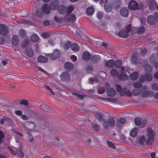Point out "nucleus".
<instances>
[{
    "label": "nucleus",
    "mask_w": 158,
    "mask_h": 158,
    "mask_svg": "<svg viewBox=\"0 0 158 158\" xmlns=\"http://www.w3.org/2000/svg\"><path fill=\"white\" fill-rule=\"evenodd\" d=\"M121 64V61L120 60H117L115 62L114 61V64L115 67L119 68L120 67Z\"/></svg>",
    "instance_id": "79ce46f5"
},
{
    "label": "nucleus",
    "mask_w": 158,
    "mask_h": 158,
    "mask_svg": "<svg viewBox=\"0 0 158 158\" xmlns=\"http://www.w3.org/2000/svg\"><path fill=\"white\" fill-rule=\"evenodd\" d=\"M119 78L121 80H126L128 79V77L124 72H122L119 75Z\"/></svg>",
    "instance_id": "c85d7f7f"
},
{
    "label": "nucleus",
    "mask_w": 158,
    "mask_h": 158,
    "mask_svg": "<svg viewBox=\"0 0 158 158\" xmlns=\"http://www.w3.org/2000/svg\"><path fill=\"white\" fill-rule=\"evenodd\" d=\"M145 142H146L145 137L143 135L138 137L135 140L136 144L141 145H144Z\"/></svg>",
    "instance_id": "ddd939ff"
},
{
    "label": "nucleus",
    "mask_w": 158,
    "mask_h": 158,
    "mask_svg": "<svg viewBox=\"0 0 158 158\" xmlns=\"http://www.w3.org/2000/svg\"><path fill=\"white\" fill-rule=\"evenodd\" d=\"M55 20L57 23H60L64 21V17H61L60 16H56L54 17Z\"/></svg>",
    "instance_id": "2f4dec72"
},
{
    "label": "nucleus",
    "mask_w": 158,
    "mask_h": 158,
    "mask_svg": "<svg viewBox=\"0 0 158 158\" xmlns=\"http://www.w3.org/2000/svg\"><path fill=\"white\" fill-rule=\"evenodd\" d=\"M9 118L6 117L4 118H2L0 119V123L1 124H3L4 122L6 121L7 120H9Z\"/></svg>",
    "instance_id": "3c124183"
},
{
    "label": "nucleus",
    "mask_w": 158,
    "mask_h": 158,
    "mask_svg": "<svg viewBox=\"0 0 158 158\" xmlns=\"http://www.w3.org/2000/svg\"><path fill=\"white\" fill-rule=\"evenodd\" d=\"M91 126L95 130L98 131L100 129L98 125L93 124Z\"/></svg>",
    "instance_id": "a18cd8bd"
},
{
    "label": "nucleus",
    "mask_w": 158,
    "mask_h": 158,
    "mask_svg": "<svg viewBox=\"0 0 158 158\" xmlns=\"http://www.w3.org/2000/svg\"><path fill=\"white\" fill-rule=\"evenodd\" d=\"M42 11L44 14H48L51 11V8L47 4H44L42 7Z\"/></svg>",
    "instance_id": "4468645a"
},
{
    "label": "nucleus",
    "mask_w": 158,
    "mask_h": 158,
    "mask_svg": "<svg viewBox=\"0 0 158 158\" xmlns=\"http://www.w3.org/2000/svg\"><path fill=\"white\" fill-rule=\"evenodd\" d=\"M47 58L43 56H40L38 58V60L39 62H45L47 61Z\"/></svg>",
    "instance_id": "c756f323"
},
{
    "label": "nucleus",
    "mask_w": 158,
    "mask_h": 158,
    "mask_svg": "<svg viewBox=\"0 0 158 158\" xmlns=\"http://www.w3.org/2000/svg\"><path fill=\"white\" fill-rule=\"evenodd\" d=\"M30 40L32 41L36 42L38 41L39 38L36 34H34L31 36Z\"/></svg>",
    "instance_id": "b1692460"
},
{
    "label": "nucleus",
    "mask_w": 158,
    "mask_h": 158,
    "mask_svg": "<svg viewBox=\"0 0 158 158\" xmlns=\"http://www.w3.org/2000/svg\"><path fill=\"white\" fill-rule=\"evenodd\" d=\"M71 43L70 41L65 42L63 44V47L64 49L67 50L70 47Z\"/></svg>",
    "instance_id": "4c0bfd02"
},
{
    "label": "nucleus",
    "mask_w": 158,
    "mask_h": 158,
    "mask_svg": "<svg viewBox=\"0 0 158 158\" xmlns=\"http://www.w3.org/2000/svg\"><path fill=\"white\" fill-rule=\"evenodd\" d=\"M96 117L99 121H101L102 120L103 115L99 114H97Z\"/></svg>",
    "instance_id": "c03bdc74"
},
{
    "label": "nucleus",
    "mask_w": 158,
    "mask_h": 158,
    "mask_svg": "<svg viewBox=\"0 0 158 158\" xmlns=\"http://www.w3.org/2000/svg\"><path fill=\"white\" fill-rule=\"evenodd\" d=\"M148 87L146 85L143 86L140 90L134 89L132 91V94L134 95H140L142 97H152L153 92L152 90L148 91Z\"/></svg>",
    "instance_id": "f03ea898"
},
{
    "label": "nucleus",
    "mask_w": 158,
    "mask_h": 158,
    "mask_svg": "<svg viewBox=\"0 0 158 158\" xmlns=\"http://www.w3.org/2000/svg\"><path fill=\"white\" fill-rule=\"evenodd\" d=\"M74 7L73 6L71 5L67 7L63 6L60 5L58 8V11L61 14L66 13L67 14L64 17V21L66 22L74 21L76 17L74 15L71 14L73 11Z\"/></svg>",
    "instance_id": "f257e3e1"
},
{
    "label": "nucleus",
    "mask_w": 158,
    "mask_h": 158,
    "mask_svg": "<svg viewBox=\"0 0 158 158\" xmlns=\"http://www.w3.org/2000/svg\"><path fill=\"white\" fill-rule=\"evenodd\" d=\"M121 15L123 17H127L128 15V10L127 8H122L120 10Z\"/></svg>",
    "instance_id": "a211bd4d"
},
{
    "label": "nucleus",
    "mask_w": 158,
    "mask_h": 158,
    "mask_svg": "<svg viewBox=\"0 0 158 158\" xmlns=\"http://www.w3.org/2000/svg\"><path fill=\"white\" fill-rule=\"evenodd\" d=\"M103 15V13L102 12H98L97 14V17L99 19H100L102 18Z\"/></svg>",
    "instance_id": "5fc2aeb1"
},
{
    "label": "nucleus",
    "mask_w": 158,
    "mask_h": 158,
    "mask_svg": "<svg viewBox=\"0 0 158 158\" xmlns=\"http://www.w3.org/2000/svg\"><path fill=\"white\" fill-rule=\"evenodd\" d=\"M100 59V56L97 55H95L92 57V60L94 62H95L99 61Z\"/></svg>",
    "instance_id": "f704fd0d"
},
{
    "label": "nucleus",
    "mask_w": 158,
    "mask_h": 158,
    "mask_svg": "<svg viewBox=\"0 0 158 158\" xmlns=\"http://www.w3.org/2000/svg\"><path fill=\"white\" fill-rule=\"evenodd\" d=\"M94 11V9L93 7H89L86 10V12L87 15H89L93 14Z\"/></svg>",
    "instance_id": "393cba45"
},
{
    "label": "nucleus",
    "mask_w": 158,
    "mask_h": 158,
    "mask_svg": "<svg viewBox=\"0 0 158 158\" xmlns=\"http://www.w3.org/2000/svg\"><path fill=\"white\" fill-rule=\"evenodd\" d=\"M148 3L149 8L150 10L152 11L154 10L156 7L158 10V6H157L156 3L154 0H148Z\"/></svg>",
    "instance_id": "9b49d317"
},
{
    "label": "nucleus",
    "mask_w": 158,
    "mask_h": 158,
    "mask_svg": "<svg viewBox=\"0 0 158 158\" xmlns=\"http://www.w3.org/2000/svg\"><path fill=\"white\" fill-rule=\"evenodd\" d=\"M19 34L20 36L23 37L25 35V32L23 30H20L19 31Z\"/></svg>",
    "instance_id": "09e8293b"
},
{
    "label": "nucleus",
    "mask_w": 158,
    "mask_h": 158,
    "mask_svg": "<svg viewBox=\"0 0 158 158\" xmlns=\"http://www.w3.org/2000/svg\"><path fill=\"white\" fill-rule=\"evenodd\" d=\"M115 122L113 117H110L108 120L104 119L102 123L103 127L105 128L112 127L114 125Z\"/></svg>",
    "instance_id": "20e7f679"
},
{
    "label": "nucleus",
    "mask_w": 158,
    "mask_h": 158,
    "mask_svg": "<svg viewBox=\"0 0 158 158\" xmlns=\"http://www.w3.org/2000/svg\"><path fill=\"white\" fill-rule=\"evenodd\" d=\"M107 94L109 96H114L116 94V92L113 89L110 88L107 90Z\"/></svg>",
    "instance_id": "4be33fe9"
},
{
    "label": "nucleus",
    "mask_w": 158,
    "mask_h": 158,
    "mask_svg": "<svg viewBox=\"0 0 158 158\" xmlns=\"http://www.w3.org/2000/svg\"><path fill=\"white\" fill-rule=\"evenodd\" d=\"M61 79L64 81H68L70 78V76L68 73L63 72L60 76Z\"/></svg>",
    "instance_id": "dca6fc26"
},
{
    "label": "nucleus",
    "mask_w": 158,
    "mask_h": 158,
    "mask_svg": "<svg viewBox=\"0 0 158 158\" xmlns=\"http://www.w3.org/2000/svg\"><path fill=\"white\" fill-rule=\"evenodd\" d=\"M137 133V129L136 128H134L132 129L130 132V134L131 136L135 137Z\"/></svg>",
    "instance_id": "cd10ccee"
},
{
    "label": "nucleus",
    "mask_w": 158,
    "mask_h": 158,
    "mask_svg": "<svg viewBox=\"0 0 158 158\" xmlns=\"http://www.w3.org/2000/svg\"><path fill=\"white\" fill-rule=\"evenodd\" d=\"M126 71L129 74L131 73L130 75V77L131 79L135 80L138 77L139 75L138 73L134 72L132 73V72H131V71H133V70H131V69L128 68H127Z\"/></svg>",
    "instance_id": "1a4fd4ad"
},
{
    "label": "nucleus",
    "mask_w": 158,
    "mask_h": 158,
    "mask_svg": "<svg viewBox=\"0 0 158 158\" xmlns=\"http://www.w3.org/2000/svg\"><path fill=\"white\" fill-rule=\"evenodd\" d=\"M148 23L150 25L155 24L158 20V12L155 13L154 15H150L147 18Z\"/></svg>",
    "instance_id": "39448f33"
},
{
    "label": "nucleus",
    "mask_w": 158,
    "mask_h": 158,
    "mask_svg": "<svg viewBox=\"0 0 158 158\" xmlns=\"http://www.w3.org/2000/svg\"><path fill=\"white\" fill-rule=\"evenodd\" d=\"M120 95L121 96L126 95L128 97H131V94L130 91L127 90V91H125L124 93L121 92Z\"/></svg>",
    "instance_id": "7c9ffc66"
},
{
    "label": "nucleus",
    "mask_w": 158,
    "mask_h": 158,
    "mask_svg": "<svg viewBox=\"0 0 158 158\" xmlns=\"http://www.w3.org/2000/svg\"><path fill=\"white\" fill-rule=\"evenodd\" d=\"M17 154L20 156H23V153L22 151L20 149H18L17 150Z\"/></svg>",
    "instance_id": "6e6d98bb"
},
{
    "label": "nucleus",
    "mask_w": 158,
    "mask_h": 158,
    "mask_svg": "<svg viewBox=\"0 0 158 158\" xmlns=\"http://www.w3.org/2000/svg\"><path fill=\"white\" fill-rule=\"evenodd\" d=\"M46 55L49 56L52 60H55L59 56L60 52L57 49H55L52 54H48Z\"/></svg>",
    "instance_id": "9d476101"
},
{
    "label": "nucleus",
    "mask_w": 158,
    "mask_h": 158,
    "mask_svg": "<svg viewBox=\"0 0 158 158\" xmlns=\"http://www.w3.org/2000/svg\"><path fill=\"white\" fill-rule=\"evenodd\" d=\"M36 15L39 17H41L43 16V14L42 11H36Z\"/></svg>",
    "instance_id": "bf43d9fd"
},
{
    "label": "nucleus",
    "mask_w": 158,
    "mask_h": 158,
    "mask_svg": "<svg viewBox=\"0 0 158 158\" xmlns=\"http://www.w3.org/2000/svg\"><path fill=\"white\" fill-rule=\"evenodd\" d=\"M73 95L75 97H77L79 99H82L85 96L83 95L79 94L76 93H73Z\"/></svg>",
    "instance_id": "37998d69"
},
{
    "label": "nucleus",
    "mask_w": 158,
    "mask_h": 158,
    "mask_svg": "<svg viewBox=\"0 0 158 158\" xmlns=\"http://www.w3.org/2000/svg\"><path fill=\"white\" fill-rule=\"evenodd\" d=\"M40 108L45 111H47V106L45 104H43L40 105Z\"/></svg>",
    "instance_id": "de8ad7c7"
},
{
    "label": "nucleus",
    "mask_w": 158,
    "mask_h": 158,
    "mask_svg": "<svg viewBox=\"0 0 158 158\" xmlns=\"http://www.w3.org/2000/svg\"><path fill=\"white\" fill-rule=\"evenodd\" d=\"M48 43L51 45H52L54 44V42L52 39H50L48 40Z\"/></svg>",
    "instance_id": "052dcab7"
},
{
    "label": "nucleus",
    "mask_w": 158,
    "mask_h": 158,
    "mask_svg": "<svg viewBox=\"0 0 158 158\" xmlns=\"http://www.w3.org/2000/svg\"><path fill=\"white\" fill-rule=\"evenodd\" d=\"M156 54H152L149 58V61L151 63H153L155 60L156 58L157 57Z\"/></svg>",
    "instance_id": "58836bf2"
},
{
    "label": "nucleus",
    "mask_w": 158,
    "mask_h": 158,
    "mask_svg": "<svg viewBox=\"0 0 158 158\" xmlns=\"http://www.w3.org/2000/svg\"><path fill=\"white\" fill-rule=\"evenodd\" d=\"M15 114L17 115L21 116L22 114V111L20 110H16L15 111Z\"/></svg>",
    "instance_id": "864d4df0"
},
{
    "label": "nucleus",
    "mask_w": 158,
    "mask_h": 158,
    "mask_svg": "<svg viewBox=\"0 0 158 158\" xmlns=\"http://www.w3.org/2000/svg\"><path fill=\"white\" fill-rule=\"evenodd\" d=\"M152 88L153 89L155 90H158V84L154 83L152 85Z\"/></svg>",
    "instance_id": "49530a36"
},
{
    "label": "nucleus",
    "mask_w": 158,
    "mask_h": 158,
    "mask_svg": "<svg viewBox=\"0 0 158 158\" xmlns=\"http://www.w3.org/2000/svg\"><path fill=\"white\" fill-rule=\"evenodd\" d=\"M146 144L151 145L154 142L155 137V133L151 127H149L147 129Z\"/></svg>",
    "instance_id": "7ed1b4c3"
},
{
    "label": "nucleus",
    "mask_w": 158,
    "mask_h": 158,
    "mask_svg": "<svg viewBox=\"0 0 158 158\" xmlns=\"http://www.w3.org/2000/svg\"><path fill=\"white\" fill-rule=\"evenodd\" d=\"M125 121V118H120L119 121V122L121 124H123L124 123Z\"/></svg>",
    "instance_id": "680f3d73"
},
{
    "label": "nucleus",
    "mask_w": 158,
    "mask_h": 158,
    "mask_svg": "<svg viewBox=\"0 0 158 158\" xmlns=\"http://www.w3.org/2000/svg\"><path fill=\"white\" fill-rule=\"evenodd\" d=\"M134 121L136 125H140V127L143 128L145 126L147 123V120L144 119L141 121V119L140 118L136 117L135 118Z\"/></svg>",
    "instance_id": "0eeeda50"
},
{
    "label": "nucleus",
    "mask_w": 158,
    "mask_h": 158,
    "mask_svg": "<svg viewBox=\"0 0 158 158\" xmlns=\"http://www.w3.org/2000/svg\"><path fill=\"white\" fill-rule=\"evenodd\" d=\"M71 60L73 61H75L77 60V57L74 55H72L71 57Z\"/></svg>",
    "instance_id": "338daca9"
},
{
    "label": "nucleus",
    "mask_w": 158,
    "mask_h": 158,
    "mask_svg": "<svg viewBox=\"0 0 158 158\" xmlns=\"http://www.w3.org/2000/svg\"><path fill=\"white\" fill-rule=\"evenodd\" d=\"M45 88L48 90L50 92V93L51 94H52L53 95H54L55 94L54 93H53L51 89L49 87L47 86H44Z\"/></svg>",
    "instance_id": "8fccbe9b"
},
{
    "label": "nucleus",
    "mask_w": 158,
    "mask_h": 158,
    "mask_svg": "<svg viewBox=\"0 0 158 158\" xmlns=\"http://www.w3.org/2000/svg\"><path fill=\"white\" fill-rule=\"evenodd\" d=\"M141 20L142 24V25L144 24H145V23H146V20L145 18L142 17L141 19Z\"/></svg>",
    "instance_id": "0e129e2a"
},
{
    "label": "nucleus",
    "mask_w": 158,
    "mask_h": 158,
    "mask_svg": "<svg viewBox=\"0 0 158 158\" xmlns=\"http://www.w3.org/2000/svg\"><path fill=\"white\" fill-rule=\"evenodd\" d=\"M41 35L44 38H47L50 36V34L48 32H44Z\"/></svg>",
    "instance_id": "603ef678"
},
{
    "label": "nucleus",
    "mask_w": 158,
    "mask_h": 158,
    "mask_svg": "<svg viewBox=\"0 0 158 158\" xmlns=\"http://www.w3.org/2000/svg\"><path fill=\"white\" fill-rule=\"evenodd\" d=\"M111 74L114 77H116L118 74V71L116 69H113L111 71Z\"/></svg>",
    "instance_id": "ea45409f"
},
{
    "label": "nucleus",
    "mask_w": 158,
    "mask_h": 158,
    "mask_svg": "<svg viewBox=\"0 0 158 158\" xmlns=\"http://www.w3.org/2000/svg\"><path fill=\"white\" fill-rule=\"evenodd\" d=\"M43 24L44 26H47L50 25V23L48 20H46L44 22Z\"/></svg>",
    "instance_id": "e2e57ef3"
},
{
    "label": "nucleus",
    "mask_w": 158,
    "mask_h": 158,
    "mask_svg": "<svg viewBox=\"0 0 158 158\" xmlns=\"http://www.w3.org/2000/svg\"><path fill=\"white\" fill-rule=\"evenodd\" d=\"M25 52L26 54L29 57H31L33 55V51L31 48H27L26 49Z\"/></svg>",
    "instance_id": "bb28decb"
},
{
    "label": "nucleus",
    "mask_w": 158,
    "mask_h": 158,
    "mask_svg": "<svg viewBox=\"0 0 158 158\" xmlns=\"http://www.w3.org/2000/svg\"><path fill=\"white\" fill-rule=\"evenodd\" d=\"M71 48L75 52H77L79 50V47L77 43H74L71 45Z\"/></svg>",
    "instance_id": "a878e982"
},
{
    "label": "nucleus",
    "mask_w": 158,
    "mask_h": 158,
    "mask_svg": "<svg viewBox=\"0 0 158 158\" xmlns=\"http://www.w3.org/2000/svg\"><path fill=\"white\" fill-rule=\"evenodd\" d=\"M8 29L6 26L4 24H0V34L5 35L7 32Z\"/></svg>",
    "instance_id": "f3484780"
},
{
    "label": "nucleus",
    "mask_w": 158,
    "mask_h": 158,
    "mask_svg": "<svg viewBox=\"0 0 158 158\" xmlns=\"http://www.w3.org/2000/svg\"><path fill=\"white\" fill-rule=\"evenodd\" d=\"M106 65L109 68H112L114 65V60H109L106 63Z\"/></svg>",
    "instance_id": "5701e85b"
},
{
    "label": "nucleus",
    "mask_w": 158,
    "mask_h": 158,
    "mask_svg": "<svg viewBox=\"0 0 158 158\" xmlns=\"http://www.w3.org/2000/svg\"><path fill=\"white\" fill-rule=\"evenodd\" d=\"M146 49L144 48H142L141 49V54L142 55H143L146 52Z\"/></svg>",
    "instance_id": "774afa93"
},
{
    "label": "nucleus",
    "mask_w": 158,
    "mask_h": 158,
    "mask_svg": "<svg viewBox=\"0 0 158 158\" xmlns=\"http://www.w3.org/2000/svg\"><path fill=\"white\" fill-rule=\"evenodd\" d=\"M20 103L21 104H24L25 105H27L28 103L27 101L25 100H21L20 101Z\"/></svg>",
    "instance_id": "4d7b16f0"
},
{
    "label": "nucleus",
    "mask_w": 158,
    "mask_h": 158,
    "mask_svg": "<svg viewBox=\"0 0 158 158\" xmlns=\"http://www.w3.org/2000/svg\"><path fill=\"white\" fill-rule=\"evenodd\" d=\"M4 137L3 133L1 131H0V143L2 141V139Z\"/></svg>",
    "instance_id": "69168bd1"
},
{
    "label": "nucleus",
    "mask_w": 158,
    "mask_h": 158,
    "mask_svg": "<svg viewBox=\"0 0 158 158\" xmlns=\"http://www.w3.org/2000/svg\"><path fill=\"white\" fill-rule=\"evenodd\" d=\"M107 145L108 147L113 148H115V146L114 142L112 140H107Z\"/></svg>",
    "instance_id": "473e14b6"
},
{
    "label": "nucleus",
    "mask_w": 158,
    "mask_h": 158,
    "mask_svg": "<svg viewBox=\"0 0 158 158\" xmlns=\"http://www.w3.org/2000/svg\"><path fill=\"white\" fill-rule=\"evenodd\" d=\"M133 86L135 88H139L142 86V84L139 82H135L133 83Z\"/></svg>",
    "instance_id": "a19ab883"
},
{
    "label": "nucleus",
    "mask_w": 158,
    "mask_h": 158,
    "mask_svg": "<svg viewBox=\"0 0 158 158\" xmlns=\"http://www.w3.org/2000/svg\"><path fill=\"white\" fill-rule=\"evenodd\" d=\"M59 6V2L56 0H52L50 2V8L54 10H57Z\"/></svg>",
    "instance_id": "f8f14e48"
},
{
    "label": "nucleus",
    "mask_w": 158,
    "mask_h": 158,
    "mask_svg": "<svg viewBox=\"0 0 158 158\" xmlns=\"http://www.w3.org/2000/svg\"><path fill=\"white\" fill-rule=\"evenodd\" d=\"M126 29L127 30L123 29L118 32V35L119 36L123 38L127 36L128 35V32L132 30L131 25L130 24L128 25Z\"/></svg>",
    "instance_id": "423d86ee"
},
{
    "label": "nucleus",
    "mask_w": 158,
    "mask_h": 158,
    "mask_svg": "<svg viewBox=\"0 0 158 158\" xmlns=\"http://www.w3.org/2000/svg\"><path fill=\"white\" fill-rule=\"evenodd\" d=\"M90 54L88 52H85L83 54L82 58L84 60L87 61L90 59Z\"/></svg>",
    "instance_id": "aec40b11"
},
{
    "label": "nucleus",
    "mask_w": 158,
    "mask_h": 158,
    "mask_svg": "<svg viewBox=\"0 0 158 158\" xmlns=\"http://www.w3.org/2000/svg\"><path fill=\"white\" fill-rule=\"evenodd\" d=\"M105 91V90L104 88H101L98 89V93L99 94H102Z\"/></svg>",
    "instance_id": "13d9d810"
},
{
    "label": "nucleus",
    "mask_w": 158,
    "mask_h": 158,
    "mask_svg": "<svg viewBox=\"0 0 158 158\" xmlns=\"http://www.w3.org/2000/svg\"><path fill=\"white\" fill-rule=\"evenodd\" d=\"M128 7L130 9L135 10L137 9L138 4L135 1L131 0L129 3Z\"/></svg>",
    "instance_id": "2eb2a0df"
},
{
    "label": "nucleus",
    "mask_w": 158,
    "mask_h": 158,
    "mask_svg": "<svg viewBox=\"0 0 158 158\" xmlns=\"http://www.w3.org/2000/svg\"><path fill=\"white\" fill-rule=\"evenodd\" d=\"M65 69L68 71H71L73 68V65L72 64L69 62L65 63L64 64Z\"/></svg>",
    "instance_id": "412c9836"
},
{
    "label": "nucleus",
    "mask_w": 158,
    "mask_h": 158,
    "mask_svg": "<svg viewBox=\"0 0 158 158\" xmlns=\"http://www.w3.org/2000/svg\"><path fill=\"white\" fill-rule=\"evenodd\" d=\"M134 29L135 30H137V32L138 34H141L143 33L145 31V28L143 27H141L140 28L137 29L136 27H134Z\"/></svg>",
    "instance_id": "72a5a7b5"
},
{
    "label": "nucleus",
    "mask_w": 158,
    "mask_h": 158,
    "mask_svg": "<svg viewBox=\"0 0 158 158\" xmlns=\"http://www.w3.org/2000/svg\"><path fill=\"white\" fill-rule=\"evenodd\" d=\"M19 42V38L17 35H14L12 38V43L14 46H17Z\"/></svg>",
    "instance_id": "6ab92c4d"
},
{
    "label": "nucleus",
    "mask_w": 158,
    "mask_h": 158,
    "mask_svg": "<svg viewBox=\"0 0 158 158\" xmlns=\"http://www.w3.org/2000/svg\"><path fill=\"white\" fill-rule=\"evenodd\" d=\"M116 88L117 90L119 92L120 95L121 92L123 93H124L125 91H127L126 88H121V86L118 85H116Z\"/></svg>",
    "instance_id": "c9c22d12"
},
{
    "label": "nucleus",
    "mask_w": 158,
    "mask_h": 158,
    "mask_svg": "<svg viewBox=\"0 0 158 158\" xmlns=\"http://www.w3.org/2000/svg\"><path fill=\"white\" fill-rule=\"evenodd\" d=\"M102 100H106L109 101H110L112 102H116L117 99L115 98H102Z\"/></svg>",
    "instance_id": "e433bc0d"
},
{
    "label": "nucleus",
    "mask_w": 158,
    "mask_h": 158,
    "mask_svg": "<svg viewBox=\"0 0 158 158\" xmlns=\"http://www.w3.org/2000/svg\"><path fill=\"white\" fill-rule=\"evenodd\" d=\"M152 79V74L147 73L144 76H140L139 81L140 82H143L145 80L148 81H151Z\"/></svg>",
    "instance_id": "6e6552de"
}]
</instances>
